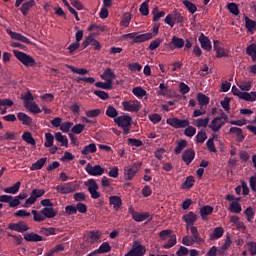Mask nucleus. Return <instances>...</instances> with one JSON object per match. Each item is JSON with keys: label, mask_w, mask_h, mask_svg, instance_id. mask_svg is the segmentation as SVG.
Masks as SVG:
<instances>
[{"label": "nucleus", "mask_w": 256, "mask_h": 256, "mask_svg": "<svg viewBox=\"0 0 256 256\" xmlns=\"http://www.w3.org/2000/svg\"><path fill=\"white\" fill-rule=\"evenodd\" d=\"M197 101L200 107H207V105H209L210 99L207 97V95L200 92L197 94Z\"/></svg>", "instance_id": "473e14b6"}, {"label": "nucleus", "mask_w": 256, "mask_h": 256, "mask_svg": "<svg viewBox=\"0 0 256 256\" xmlns=\"http://www.w3.org/2000/svg\"><path fill=\"white\" fill-rule=\"evenodd\" d=\"M124 39H133L131 41V45H135V43H145V41L151 40V34H139L137 32H132L123 35Z\"/></svg>", "instance_id": "7ed1b4c3"}, {"label": "nucleus", "mask_w": 256, "mask_h": 256, "mask_svg": "<svg viewBox=\"0 0 256 256\" xmlns=\"http://www.w3.org/2000/svg\"><path fill=\"white\" fill-rule=\"evenodd\" d=\"M244 214L247 216L248 223H251V221H253L255 217V211H253V208L252 207L246 208V210L244 211Z\"/></svg>", "instance_id": "052dcab7"}, {"label": "nucleus", "mask_w": 256, "mask_h": 256, "mask_svg": "<svg viewBox=\"0 0 256 256\" xmlns=\"http://www.w3.org/2000/svg\"><path fill=\"white\" fill-rule=\"evenodd\" d=\"M182 3L186 7V9H188L189 12L192 13V15H193V13L197 12V6L194 3H192L191 1L183 0Z\"/></svg>", "instance_id": "3c124183"}, {"label": "nucleus", "mask_w": 256, "mask_h": 256, "mask_svg": "<svg viewBox=\"0 0 256 256\" xmlns=\"http://www.w3.org/2000/svg\"><path fill=\"white\" fill-rule=\"evenodd\" d=\"M25 107L34 115H39V113H41V108H39V105H37L35 102H31L30 104L25 105Z\"/></svg>", "instance_id": "58836bf2"}, {"label": "nucleus", "mask_w": 256, "mask_h": 256, "mask_svg": "<svg viewBox=\"0 0 256 256\" xmlns=\"http://www.w3.org/2000/svg\"><path fill=\"white\" fill-rule=\"evenodd\" d=\"M163 43V39L161 38H156L154 41H152L149 45L150 51H155Z\"/></svg>", "instance_id": "0e129e2a"}, {"label": "nucleus", "mask_w": 256, "mask_h": 256, "mask_svg": "<svg viewBox=\"0 0 256 256\" xmlns=\"http://www.w3.org/2000/svg\"><path fill=\"white\" fill-rule=\"evenodd\" d=\"M101 79H104V81H110V84L113 85V81L114 79H117V75H115V72H113L111 68H107L101 75Z\"/></svg>", "instance_id": "aec40b11"}, {"label": "nucleus", "mask_w": 256, "mask_h": 256, "mask_svg": "<svg viewBox=\"0 0 256 256\" xmlns=\"http://www.w3.org/2000/svg\"><path fill=\"white\" fill-rule=\"evenodd\" d=\"M17 119L21 121L22 125H31L33 123V118L23 112L17 114Z\"/></svg>", "instance_id": "cd10ccee"}, {"label": "nucleus", "mask_w": 256, "mask_h": 256, "mask_svg": "<svg viewBox=\"0 0 256 256\" xmlns=\"http://www.w3.org/2000/svg\"><path fill=\"white\" fill-rule=\"evenodd\" d=\"M197 214H195L194 212H189L185 215H183L182 220L184 223H186V229L189 230V227H193V225H195V223H197Z\"/></svg>", "instance_id": "f8f14e48"}, {"label": "nucleus", "mask_w": 256, "mask_h": 256, "mask_svg": "<svg viewBox=\"0 0 256 256\" xmlns=\"http://www.w3.org/2000/svg\"><path fill=\"white\" fill-rule=\"evenodd\" d=\"M31 213H32L33 219H34V221H35L36 223H41V222L45 221V219H47V218L45 217V214H43V211H42V210H40V211H38V210H32Z\"/></svg>", "instance_id": "7c9ffc66"}, {"label": "nucleus", "mask_w": 256, "mask_h": 256, "mask_svg": "<svg viewBox=\"0 0 256 256\" xmlns=\"http://www.w3.org/2000/svg\"><path fill=\"white\" fill-rule=\"evenodd\" d=\"M35 5H37L35 0H28L24 3H22V5L20 7V11H21L22 15L24 17H27V15H29V11H31V9H33V7H35Z\"/></svg>", "instance_id": "4468645a"}, {"label": "nucleus", "mask_w": 256, "mask_h": 256, "mask_svg": "<svg viewBox=\"0 0 256 256\" xmlns=\"http://www.w3.org/2000/svg\"><path fill=\"white\" fill-rule=\"evenodd\" d=\"M133 95H135V97H138V99H143V97H145V95H147V91L145 89H143L142 87H135L132 90Z\"/></svg>", "instance_id": "37998d69"}, {"label": "nucleus", "mask_w": 256, "mask_h": 256, "mask_svg": "<svg viewBox=\"0 0 256 256\" xmlns=\"http://www.w3.org/2000/svg\"><path fill=\"white\" fill-rule=\"evenodd\" d=\"M106 115H107V117H110L111 119H117L119 112H117V109L115 107L109 105L106 109Z\"/></svg>", "instance_id": "a18cd8bd"}, {"label": "nucleus", "mask_w": 256, "mask_h": 256, "mask_svg": "<svg viewBox=\"0 0 256 256\" xmlns=\"http://www.w3.org/2000/svg\"><path fill=\"white\" fill-rule=\"evenodd\" d=\"M40 233L46 237H49L50 235H57L56 229L54 227L41 228Z\"/></svg>", "instance_id": "4d7b16f0"}, {"label": "nucleus", "mask_w": 256, "mask_h": 256, "mask_svg": "<svg viewBox=\"0 0 256 256\" xmlns=\"http://www.w3.org/2000/svg\"><path fill=\"white\" fill-rule=\"evenodd\" d=\"M145 253H147V248L139 244L132 247V249L128 251L127 254H125L124 256H145Z\"/></svg>", "instance_id": "ddd939ff"}, {"label": "nucleus", "mask_w": 256, "mask_h": 256, "mask_svg": "<svg viewBox=\"0 0 256 256\" xmlns=\"http://www.w3.org/2000/svg\"><path fill=\"white\" fill-rule=\"evenodd\" d=\"M245 27L247 29V31H249V33H251V31H256V22L255 20H251L249 19V17L245 18Z\"/></svg>", "instance_id": "49530a36"}, {"label": "nucleus", "mask_w": 256, "mask_h": 256, "mask_svg": "<svg viewBox=\"0 0 256 256\" xmlns=\"http://www.w3.org/2000/svg\"><path fill=\"white\" fill-rule=\"evenodd\" d=\"M152 15H154L153 21L157 22L159 19H161V17H165V11L159 12V8L155 7L152 11Z\"/></svg>", "instance_id": "5fc2aeb1"}, {"label": "nucleus", "mask_w": 256, "mask_h": 256, "mask_svg": "<svg viewBox=\"0 0 256 256\" xmlns=\"http://www.w3.org/2000/svg\"><path fill=\"white\" fill-rule=\"evenodd\" d=\"M55 142V136L53 137V134L51 133H46L45 134V143H44V147H53V143Z\"/></svg>", "instance_id": "8fccbe9b"}, {"label": "nucleus", "mask_w": 256, "mask_h": 256, "mask_svg": "<svg viewBox=\"0 0 256 256\" xmlns=\"http://www.w3.org/2000/svg\"><path fill=\"white\" fill-rule=\"evenodd\" d=\"M237 86L239 87V89H241V91H251V82H239L237 84Z\"/></svg>", "instance_id": "774afa93"}, {"label": "nucleus", "mask_w": 256, "mask_h": 256, "mask_svg": "<svg viewBox=\"0 0 256 256\" xmlns=\"http://www.w3.org/2000/svg\"><path fill=\"white\" fill-rule=\"evenodd\" d=\"M223 233H225L223 227H216L213 230V233L210 234V241H215V239H221V237H223Z\"/></svg>", "instance_id": "c85d7f7f"}, {"label": "nucleus", "mask_w": 256, "mask_h": 256, "mask_svg": "<svg viewBox=\"0 0 256 256\" xmlns=\"http://www.w3.org/2000/svg\"><path fill=\"white\" fill-rule=\"evenodd\" d=\"M47 163V158H40L30 167V171H39L43 169V166Z\"/></svg>", "instance_id": "a878e982"}, {"label": "nucleus", "mask_w": 256, "mask_h": 256, "mask_svg": "<svg viewBox=\"0 0 256 256\" xmlns=\"http://www.w3.org/2000/svg\"><path fill=\"white\" fill-rule=\"evenodd\" d=\"M34 97L33 94H31V92H27L26 95L22 96V100L24 101V106L25 105H29L31 103H33L32 101H34Z\"/></svg>", "instance_id": "69168bd1"}, {"label": "nucleus", "mask_w": 256, "mask_h": 256, "mask_svg": "<svg viewBox=\"0 0 256 256\" xmlns=\"http://www.w3.org/2000/svg\"><path fill=\"white\" fill-rule=\"evenodd\" d=\"M122 107L124 111H129L130 113H137L141 109V104L139 101H124L122 102Z\"/></svg>", "instance_id": "9d476101"}, {"label": "nucleus", "mask_w": 256, "mask_h": 256, "mask_svg": "<svg viewBox=\"0 0 256 256\" xmlns=\"http://www.w3.org/2000/svg\"><path fill=\"white\" fill-rule=\"evenodd\" d=\"M110 205H113L115 211H119L121 209V205H123V200L119 196H110L109 198Z\"/></svg>", "instance_id": "393cba45"}, {"label": "nucleus", "mask_w": 256, "mask_h": 256, "mask_svg": "<svg viewBox=\"0 0 256 256\" xmlns=\"http://www.w3.org/2000/svg\"><path fill=\"white\" fill-rule=\"evenodd\" d=\"M77 184L75 182H68L64 184L57 185L55 190L57 193H61V195H69V193H73L77 191Z\"/></svg>", "instance_id": "39448f33"}, {"label": "nucleus", "mask_w": 256, "mask_h": 256, "mask_svg": "<svg viewBox=\"0 0 256 256\" xmlns=\"http://www.w3.org/2000/svg\"><path fill=\"white\" fill-rule=\"evenodd\" d=\"M188 231L191 232L192 238L196 243H203V238H201V234H199V230L195 226H190Z\"/></svg>", "instance_id": "b1692460"}, {"label": "nucleus", "mask_w": 256, "mask_h": 256, "mask_svg": "<svg viewBox=\"0 0 256 256\" xmlns=\"http://www.w3.org/2000/svg\"><path fill=\"white\" fill-rule=\"evenodd\" d=\"M6 33H8L11 39H14L15 41H21V43H26V45H32L33 43L29 40V38L25 37L23 34L13 32L11 29H7Z\"/></svg>", "instance_id": "9b49d317"}, {"label": "nucleus", "mask_w": 256, "mask_h": 256, "mask_svg": "<svg viewBox=\"0 0 256 256\" xmlns=\"http://www.w3.org/2000/svg\"><path fill=\"white\" fill-rule=\"evenodd\" d=\"M7 229L17 231V233H26V231H29V225L25 221H19L17 223H9Z\"/></svg>", "instance_id": "1a4fd4ad"}, {"label": "nucleus", "mask_w": 256, "mask_h": 256, "mask_svg": "<svg viewBox=\"0 0 256 256\" xmlns=\"http://www.w3.org/2000/svg\"><path fill=\"white\" fill-rule=\"evenodd\" d=\"M170 49H183L185 47V40L177 36H173L171 42L169 43Z\"/></svg>", "instance_id": "dca6fc26"}, {"label": "nucleus", "mask_w": 256, "mask_h": 256, "mask_svg": "<svg viewBox=\"0 0 256 256\" xmlns=\"http://www.w3.org/2000/svg\"><path fill=\"white\" fill-rule=\"evenodd\" d=\"M193 125L198 128L207 127L209 125V117L196 119Z\"/></svg>", "instance_id": "a19ab883"}, {"label": "nucleus", "mask_w": 256, "mask_h": 256, "mask_svg": "<svg viewBox=\"0 0 256 256\" xmlns=\"http://www.w3.org/2000/svg\"><path fill=\"white\" fill-rule=\"evenodd\" d=\"M196 141L197 143H205L207 141V132L201 130L196 135Z\"/></svg>", "instance_id": "bf43d9fd"}, {"label": "nucleus", "mask_w": 256, "mask_h": 256, "mask_svg": "<svg viewBox=\"0 0 256 256\" xmlns=\"http://www.w3.org/2000/svg\"><path fill=\"white\" fill-rule=\"evenodd\" d=\"M228 10L230 11V13H232V15H239V6L236 3H229Z\"/></svg>", "instance_id": "338daca9"}, {"label": "nucleus", "mask_w": 256, "mask_h": 256, "mask_svg": "<svg viewBox=\"0 0 256 256\" xmlns=\"http://www.w3.org/2000/svg\"><path fill=\"white\" fill-rule=\"evenodd\" d=\"M90 45L93 47L94 51H101L102 45L93 37V35H90Z\"/></svg>", "instance_id": "6e6d98bb"}, {"label": "nucleus", "mask_w": 256, "mask_h": 256, "mask_svg": "<svg viewBox=\"0 0 256 256\" xmlns=\"http://www.w3.org/2000/svg\"><path fill=\"white\" fill-rule=\"evenodd\" d=\"M139 12L141 13V15H143L144 17H147V15H149V0L144 1L139 8Z\"/></svg>", "instance_id": "09e8293b"}, {"label": "nucleus", "mask_w": 256, "mask_h": 256, "mask_svg": "<svg viewBox=\"0 0 256 256\" xmlns=\"http://www.w3.org/2000/svg\"><path fill=\"white\" fill-rule=\"evenodd\" d=\"M177 245V235L173 234L170 236L169 240L167 243L163 245L164 249H171V247H175Z\"/></svg>", "instance_id": "c03bdc74"}, {"label": "nucleus", "mask_w": 256, "mask_h": 256, "mask_svg": "<svg viewBox=\"0 0 256 256\" xmlns=\"http://www.w3.org/2000/svg\"><path fill=\"white\" fill-rule=\"evenodd\" d=\"M167 125L173 127L174 129H185V127H189L190 122L187 119H179L177 117L168 118L166 120Z\"/></svg>", "instance_id": "423d86ee"}, {"label": "nucleus", "mask_w": 256, "mask_h": 256, "mask_svg": "<svg viewBox=\"0 0 256 256\" xmlns=\"http://www.w3.org/2000/svg\"><path fill=\"white\" fill-rule=\"evenodd\" d=\"M101 109H92L85 112L86 117L89 119H95V117H99L101 115Z\"/></svg>", "instance_id": "864d4df0"}, {"label": "nucleus", "mask_w": 256, "mask_h": 256, "mask_svg": "<svg viewBox=\"0 0 256 256\" xmlns=\"http://www.w3.org/2000/svg\"><path fill=\"white\" fill-rule=\"evenodd\" d=\"M85 186L88 188V191L99 190V184H97V181L93 178L86 181Z\"/></svg>", "instance_id": "79ce46f5"}, {"label": "nucleus", "mask_w": 256, "mask_h": 256, "mask_svg": "<svg viewBox=\"0 0 256 256\" xmlns=\"http://www.w3.org/2000/svg\"><path fill=\"white\" fill-rule=\"evenodd\" d=\"M240 99L253 103L254 101H256V92H242L240 94Z\"/></svg>", "instance_id": "2f4dec72"}, {"label": "nucleus", "mask_w": 256, "mask_h": 256, "mask_svg": "<svg viewBox=\"0 0 256 256\" xmlns=\"http://www.w3.org/2000/svg\"><path fill=\"white\" fill-rule=\"evenodd\" d=\"M141 165H143V163L135 162L133 165L126 167L124 169L125 181H131V179H133V177H135V175L139 173V169H141Z\"/></svg>", "instance_id": "20e7f679"}, {"label": "nucleus", "mask_w": 256, "mask_h": 256, "mask_svg": "<svg viewBox=\"0 0 256 256\" xmlns=\"http://www.w3.org/2000/svg\"><path fill=\"white\" fill-rule=\"evenodd\" d=\"M134 221H137V223H141L143 221H145L146 219H149L150 214L149 212H145V213H139V212H135L132 215Z\"/></svg>", "instance_id": "72a5a7b5"}, {"label": "nucleus", "mask_w": 256, "mask_h": 256, "mask_svg": "<svg viewBox=\"0 0 256 256\" xmlns=\"http://www.w3.org/2000/svg\"><path fill=\"white\" fill-rule=\"evenodd\" d=\"M54 139L58 141V143H61V147H67L69 145V139H67V136L61 134V132H56Z\"/></svg>", "instance_id": "bb28decb"}, {"label": "nucleus", "mask_w": 256, "mask_h": 256, "mask_svg": "<svg viewBox=\"0 0 256 256\" xmlns=\"http://www.w3.org/2000/svg\"><path fill=\"white\" fill-rule=\"evenodd\" d=\"M67 69H70L72 73H75L76 75H87L89 73V70L85 68H75L73 65H66Z\"/></svg>", "instance_id": "4c0bfd02"}, {"label": "nucleus", "mask_w": 256, "mask_h": 256, "mask_svg": "<svg viewBox=\"0 0 256 256\" xmlns=\"http://www.w3.org/2000/svg\"><path fill=\"white\" fill-rule=\"evenodd\" d=\"M195 185V178L193 176H188L184 183L182 184L183 189H191Z\"/></svg>", "instance_id": "603ef678"}, {"label": "nucleus", "mask_w": 256, "mask_h": 256, "mask_svg": "<svg viewBox=\"0 0 256 256\" xmlns=\"http://www.w3.org/2000/svg\"><path fill=\"white\" fill-rule=\"evenodd\" d=\"M198 41L201 45V47L204 49V51H211V40H209V37L205 36V34H201L198 38Z\"/></svg>", "instance_id": "f3484780"}, {"label": "nucleus", "mask_w": 256, "mask_h": 256, "mask_svg": "<svg viewBox=\"0 0 256 256\" xmlns=\"http://www.w3.org/2000/svg\"><path fill=\"white\" fill-rule=\"evenodd\" d=\"M24 239L28 243H39L40 241H44L42 236L35 232L25 234Z\"/></svg>", "instance_id": "a211bd4d"}, {"label": "nucleus", "mask_w": 256, "mask_h": 256, "mask_svg": "<svg viewBox=\"0 0 256 256\" xmlns=\"http://www.w3.org/2000/svg\"><path fill=\"white\" fill-rule=\"evenodd\" d=\"M193 159H195V150L190 148L182 153V161H184L186 165H191V163H193Z\"/></svg>", "instance_id": "2eb2a0df"}, {"label": "nucleus", "mask_w": 256, "mask_h": 256, "mask_svg": "<svg viewBox=\"0 0 256 256\" xmlns=\"http://www.w3.org/2000/svg\"><path fill=\"white\" fill-rule=\"evenodd\" d=\"M22 139L23 141H25L26 143H28V145H37V142L35 141V138H33V135L31 134V132H24L22 134Z\"/></svg>", "instance_id": "e433bc0d"}, {"label": "nucleus", "mask_w": 256, "mask_h": 256, "mask_svg": "<svg viewBox=\"0 0 256 256\" xmlns=\"http://www.w3.org/2000/svg\"><path fill=\"white\" fill-rule=\"evenodd\" d=\"M45 195V191L43 189H34L32 190L30 197L26 199L24 203V207L28 208L31 207V205H35V202L39 197H43Z\"/></svg>", "instance_id": "0eeeda50"}, {"label": "nucleus", "mask_w": 256, "mask_h": 256, "mask_svg": "<svg viewBox=\"0 0 256 256\" xmlns=\"http://www.w3.org/2000/svg\"><path fill=\"white\" fill-rule=\"evenodd\" d=\"M229 133H231L232 135H236L237 141L239 143H243V141H245V136L243 135V129L239 127H231L229 130Z\"/></svg>", "instance_id": "412c9836"}, {"label": "nucleus", "mask_w": 256, "mask_h": 256, "mask_svg": "<svg viewBox=\"0 0 256 256\" xmlns=\"http://www.w3.org/2000/svg\"><path fill=\"white\" fill-rule=\"evenodd\" d=\"M213 210H214L213 206H209V205H206L200 208V215L203 221H207V217H209V215L213 213Z\"/></svg>", "instance_id": "5701e85b"}, {"label": "nucleus", "mask_w": 256, "mask_h": 256, "mask_svg": "<svg viewBox=\"0 0 256 256\" xmlns=\"http://www.w3.org/2000/svg\"><path fill=\"white\" fill-rule=\"evenodd\" d=\"M172 234V230L166 229L162 230L158 235L162 241H167V239H169V237H171Z\"/></svg>", "instance_id": "13d9d810"}, {"label": "nucleus", "mask_w": 256, "mask_h": 256, "mask_svg": "<svg viewBox=\"0 0 256 256\" xmlns=\"http://www.w3.org/2000/svg\"><path fill=\"white\" fill-rule=\"evenodd\" d=\"M81 153H82V155H89L90 153H97V145H95V143L88 144L81 150Z\"/></svg>", "instance_id": "f704fd0d"}, {"label": "nucleus", "mask_w": 256, "mask_h": 256, "mask_svg": "<svg viewBox=\"0 0 256 256\" xmlns=\"http://www.w3.org/2000/svg\"><path fill=\"white\" fill-rule=\"evenodd\" d=\"M133 118L129 115L118 116L114 119V123L123 129L124 135H129L131 133V122Z\"/></svg>", "instance_id": "f03ea898"}, {"label": "nucleus", "mask_w": 256, "mask_h": 256, "mask_svg": "<svg viewBox=\"0 0 256 256\" xmlns=\"http://www.w3.org/2000/svg\"><path fill=\"white\" fill-rule=\"evenodd\" d=\"M96 250L98 251L99 255H102L103 253H109L111 251V245L109 242H104Z\"/></svg>", "instance_id": "de8ad7c7"}, {"label": "nucleus", "mask_w": 256, "mask_h": 256, "mask_svg": "<svg viewBox=\"0 0 256 256\" xmlns=\"http://www.w3.org/2000/svg\"><path fill=\"white\" fill-rule=\"evenodd\" d=\"M188 143H187V140H179L177 142V146L176 148L174 149V153L175 155H181V152L183 151V149H185V147H187Z\"/></svg>", "instance_id": "c9c22d12"}, {"label": "nucleus", "mask_w": 256, "mask_h": 256, "mask_svg": "<svg viewBox=\"0 0 256 256\" xmlns=\"http://www.w3.org/2000/svg\"><path fill=\"white\" fill-rule=\"evenodd\" d=\"M21 189V182H16L13 186L4 188V193H9L10 195H17Z\"/></svg>", "instance_id": "c756f323"}, {"label": "nucleus", "mask_w": 256, "mask_h": 256, "mask_svg": "<svg viewBox=\"0 0 256 256\" xmlns=\"http://www.w3.org/2000/svg\"><path fill=\"white\" fill-rule=\"evenodd\" d=\"M13 55L24 67H35L36 65L35 58L25 52L13 50Z\"/></svg>", "instance_id": "f257e3e1"}, {"label": "nucleus", "mask_w": 256, "mask_h": 256, "mask_svg": "<svg viewBox=\"0 0 256 256\" xmlns=\"http://www.w3.org/2000/svg\"><path fill=\"white\" fill-rule=\"evenodd\" d=\"M231 213H241L242 208L239 202H232L229 207Z\"/></svg>", "instance_id": "680f3d73"}, {"label": "nucleus", "mask_w": 256, "mask_h": 256, "mask_svg": "<svg viewBox=\"0 0 256 256\" xmlns=\"http://www.w3.org/2000/svg\"><path fill=\"white\" fill-rule=\"evenodd\" d=\"M41 211L46 219H53V217H57V211H55V208H53V206L43 207Z\"/></svg>", "instance_id": "4be33fe9"}, {"label": "nucleus", "mask_w": 256, "mask_h": 256, "mask_svg": "<svg viewBox=\"0 0 256 256\" xmlns=\"http://www.w3.org/2000/svg\"><path fill=\"white\" fill-rule=\"evenodd\" d=\"M223 125H225V123L221 120V117H216L210 123L209 129H211V131L214 133H217V131H219Z\"/></svg>", "instance_id": "6ab92c4d"}, {"label": "nucleus", "mask_w": 256, "mask_h": 256, "mask_svg": "<svg viewBox=\"0 0 256 256\" xmlns=\"http://www.w3.org/2000/svg\"><path fill=\"white\" fill-rule=\"evenodd\" d=\"M86 173L91 177H101L103 173H105V168L101 167V165H91L88 163L85 168Z\"/></svg>", "instance_id": "6e6552de"}, {"label": "nucleus", "mask_w": 256, "mask_h": 256, "mask_svg": "<svg viewBox=\"0 0 256 256\" xmlns=\"http://www.w3.org/2000/svg\"><path fill=\"white\" fill-rule=\"evenodd\" d=\"M195 133H197V128L193 127V126H187V128L184 130V135H186V137H194Z\"/></svg>", "instance_id": "e2e57ef3"}, {"label": "nucleus", "mask_w": 256, "mask_h": 256, "mask_svg": "<svg viewBox=\"0 0 256 256\" xmlns=\"http://www.w3.org/2000/svg\"><path fill=\"white\" fill-rule=\"evenodd\" d=\"M95 87L98 89H106L107 91H111V89H113V84H111V80H107L106 82H96Z\"/></svg>", "instance_id": "ea45409f"}]
</instances>
